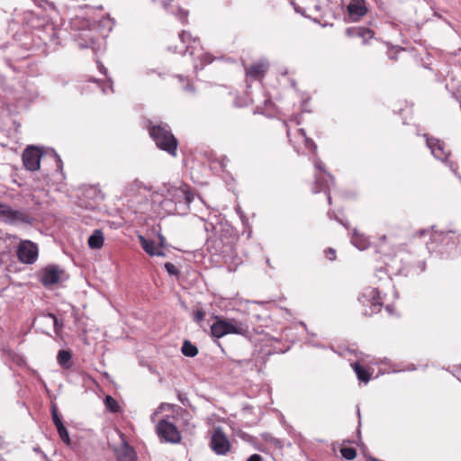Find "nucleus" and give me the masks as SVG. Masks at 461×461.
<instances>
[{
  "instance_id": "obj_1",
  "label": "nucleus",
  "mask_w": 461,
  "mask_h": 461,
  "mask_svg": "<svg viewBox=\"0 0 461 461\" xmlns=\"http://www.w3.org/2000/svg\"><path fill=\"white\" fill-rule=\"evenodd\" d=\"M166 198L175 203V211L178 214H186L191 210V203L195 200V194L191 187L178 181L174 184H168L165 186Z\"/></svg>"
},
{
  "instance_id": "obj_2",
  "label": "nucleus",
  "mask_w": 461,
  "mask_h": 461,
  "mask_svg": "<svg viewBox=\"0 0 461 461\" xmlns=\"http://www.w3.org/2000/svg\"><path fill=\"white\" fill-rule=\"evenodd\" d=\"M149 133L158 149L171 156L176 155L178 141L167 124L160 123L154 125L149 123Z\"/></svg>"
},
{
  "instance_id": "obj_3",
  "label": "nucleus",
  "mask_w": 461,
  "mask_h": 461,
  "mask_svg": "<svg viewBox=\"0 0 461 461\" xmlns=\"http://www.w3.org/2000/svg\"><path fill=\"white\" fill-rule=\"evenodd\" d=\"M215 321L211 326V334L215 338H221L228 334H237L244 337L249 335V327L247 323L234 318H222L214 316Z\"/></svg>"
},
{
  "instance_id": "obj_4",
  "label": "nucleus",
  "mask_w": 461,
  "mask_h": 461,
  "mask_svg": "<svg viewBox=\"0 0 461 461\" xmlns=\"http://www.w3.org/2000/svg\"><path fill=\"white\" fill-rule=\"evenodd\" d=\"M357 300L363 307L362 313L365 316H372L379 312L383 306L379 291L373 287L365 288Z\"/></svg>"
},
{
  "instance_id": "obj_5",
  "label": "nucleus",
  "mask_w": 461,
  "mask_h": 461,
  "mask_svg": "<svg viewBox=\"0 0 461 461\" xmlns=\"http://www.w3.org/2000/svg\"><path fill=\"white\" fill-rule=\"evenodd\" d=\"M0 218L9 224H32L33 218L25 211L14 210L10 205L0 203Z\"/></svg>"
},
{
  "instance_id": "obj_6",
  "label": "nucleus",
  "mask_w": 461,
  "mask_h": 461,
  "mask_svg": "<svg viewBox=\"0 0 461 461\" xmlns=\"http://www.w3.org/2000/svg\"><path fill=\"white\" fill-rule=\"evenodd\" d=\"M67 279L66 271L59 265H48L40 272V282L45 287H50Z\"/></svg>"
},
{
  "instance_id": "obj_7",
  "label": "nucleus",
  "mask_w": 461,
  "mask_h": 461,
  "mask_svg": "<svg viewBox=\"0 0 461 461\" xmlns=\"http://www.w3.org/2000/svg\"><path fill=\"white\" fill-rule=\"evenodd\" d=\"M156 432L160 440L168 443H179L181 434L176 426L167 419H162L156 426Z\"/></svg>"
},
{
  "instance_id": "obj_8",
  "label": "nucleus",
  "mask_w": 461,
  "mask_h": 461,
  "mask_svg": "<svg viewBox=\"0 0 461 461\" xmlns=\"http://www.w3.org/2000/svg\"><path fill=\"white\" fill-rule=\"evenodd\" d=\"M210 447L219 456H225L230 450V442L221 429L217 428L211 437Z\"/></svg>"
},
{
  "instance_id": "obj_9",
  "label": "nucleus",
  "mask_w": 461,
  "mask_h": 461,
  "mask_svg": "<svg viewBox=\"0 0 461 461\" xmlns=\"http://www.w3.org/2000/svg\"><path fill=\"white\" fill-rule=\"evenodd\" d=\"M16 254L22 263L33 264L38 258V247L31 240H23L17 247Z\"/></svg>"
},
{
  "instance_id": "obj_10",
  "label": "nucleus",
  "mask_w": 461,
  "mask_h": 461,
  "mask_svg": "<svg viewBox=\"0 0 461 461\" xmlns=\"http://www.w3.org/2000/svg\"><path fill=\"white\" fill-rule=\"evenodd\" d=\"M41 151L38 148L28 147L23 153V162L26 169L36 171L40 168Z\"/></svg>"
},
{
  "instance_id": "obj_11",
  "label": "nucleus",
  "mask_w": 461,
  "mask_h": 461,
  "mask_svg": "<svg viewBox=\"0 0 461 461\" xmlns=\"http://www.w3.org/2000/svg\"><path fill=\"white\" fill-rule=\"evenodd\" d=\"M428 148L431 150L434 157L439 160H446L449 152L445 150V145L438 139L429 137L428 134H424Z\"/></svg>"
},
{
  "instance_id": "obj_12",
  "label": "nucleus",
  "mask_w": 461,
  "mask_h": 461,
  "mask_svg": "<svg viewBox=\"0 0 461 461\" xmlns=\"http://www.w3.org/2000/svg\"><path fill=\"white\" fill-rule=\"evenodd\" d=\"M268 68L269 64L267 60L257 61L245 68L246 76L252 79L262 78Z\"/></svg>"
},
{
  "instance_id": "obj_13",
  "label": "nucleus",
  "mask_w": 461,
  "mask_h": 461,
  "mask_svg": "<svg viewBox=\"0 0 461 461\" xmlns=\"http://www.w3.org/2000/svg\"><path fill=\"white\" fill-rule=\"evenodd\" d=\"M348 12L352 20L357 21L360 19L367 12L365 1L352 0L348 5Z\"/></svg>"
},
{
  "instance_id": "obj_14",
  "label": "nucleus",
  "mask_w": 461,
  "mask_h": 461,
  "mask_svg": "<svg viewBox=\"0 0 461 461\" xmlns=\"http://www.w3.org/2000/svg\"><path fill=\"white\" fill-rule=\"evenodd\" d=\"M426 234H429L430 236V243H427L429 249L436 250L438 249V245L432 246L434 243H441L448 239V233H445L443 231L431 230H420V235L424 236Z\"/></svg>"
},
{
  "instance_id": "obj_15",
  "label": "nucleus",
  "mask_w": 461,
  "mask_h": 461,
  "mask_svg": "<svg viewBox=\"0 0 461 461\" xmlns=\"http://www.w3.org/2000/svg\"><path fill=\"white\" fill-rule=\"evenodd\" d=\"M327 179H324L321 176L316 175L315 176V182L314 185L312 187V191L314 193H320V192H326V190L329 188L330 183L334 182V178L330 174H327Z\"/></svg>"
},
{
  "instance_id": "obj_16",
  "label": "nucleus",
  "mask_w": 461,
  "mask_h": 461,
  "mask_svg": "<svg viewBox=\"0 0 461 461\" xmlns=\"http://www.w3.org/2000/svg\"><path fill=\"white\" fill-rule=\"evenodd\" d=\"M118 461H134L135 452L128 444H124L121 449L117 451Z\"/></svg>"
},
{
  "instance_id": "obj_17",
  "label": "nucleus",
  "mask_w": 461,
  "mask_h": 461,
  "mask_svg": "<svg viewBox=\"0 0 461 461\" xmlns=\"http://www.w3.org/2000/svg\"><path fill=\"white\" fill-rule=\"evenodd\" d=\"M104 245V235L101 230H95L88 239V246L93 249H99Z\"/></svg>"
},
{
  "instance_id": "obj_18",
  "label": "nucleus",
  "mask_w": 461,
  "mask_h": 461,
  "mask_svg": "<svg viewBox=\"0 0 461 461\" xmlns=\"http://www.w3.org/2000/svg\"><path fill=\"white\" fill-rule=\"evenodd\" d=\"M179 38L185 47L184 50H180V52L183 53L188 51L190 48H194L193 44L199 43V40L197 38H193L191 33L187 31H182L179 34Z\"/></svg>"
},
{
  "instance_id": "obj_19",
  "label": "nucleus",
  "mask_w": 461,
  "mask_h": 461,
  "mask_svg": "<svg viewBox=\"0 0 461 461\" xmlns=\"http://www.w3.org/2000/svg\"><path fill=\"white\" fill-rule=\"evenodd\" d=\"M352 244L360 250L367 249L369 241L367 238L362 234H359L357 230H354L351 237Z\"/></svg>"
},
{
  "instance_id": "obj_20",
  "label": "nucleus",
  "mask_w": 461,
  "mask_h": 461,
  "mask_svg": "<svg viewBox=\"0 0 461 461\" xmlns=\"http://www.w3.org/2000/svg\"><path fill=\"white\" fill-rule=\"evenodd\" d=\"M139 240L143 250L149 256H154V251L157 250L158 246L152 240L146 239L144 236H139Z\"/></svg>"
},
{
  "instance_id": "obj_21",
  "label": "nucleus",
  "mask_w": 461,
  "mask_h": 461,
  "mask_svg": "<svg viewBox=\"0 0 461 461\" xmlns=\"http://www.w3.org/2000/svg\"><path fill=\"white\" fill-rule=\"evenodd\" d=\"M351 366L359 381L364 382L366 384L369 382L371 378V374L365 367H363L357 362L352 364Z\"/></svg>"
},
{
  "instance_id": "obj_22",
  "label": "nucleus",
  "mask_w": 461,
  "mask_h": 461,
  "mask_svg": "<svg viewBox=\"0 0 461 461\" xmlns=\"http://www.w3.org/2000/svg\"><path fill=\"white\" fill-rule=\"evenodd\" d=\"M72 355L68 350H59L57 356L58 363L63 368H69L71 365Z\"/></svg>"
},
{
  "instance_id": "obj_23",
  "label": "nucleus",
  "mask_w": 461,
  "mask_h": 461,
  "mask_svg": "<svg viewBox=\"0 0 461 461\" xmlns=\"http://www.w3.org/2000/svg\"><path fill=\"white\" fill-rule=\"evenodd\" d=\"M181 352L184 356L194 357L198 354V348L188 339H185L181 348Z\"/></svg>"
},
{
  "instance_id": "obj_24",
  "label": "nucleus",
  "mask_w": 461,
  "mask_h": 461,
  "mask_svg": "<svg viewBox=\"0 0 461 461\" xmlns=\"http://www.w3.org/2000/svg\"><path fill=\"white\" fill-rule=\"evenodd\" d=\"M56 429H57V431H58V434L60 438V439L67 445V446H70L71 445V440H70V438H69V435H68V429H66V427L64 426L63 422L62 423H59L58 425H55Z\"/></svg>"
},
{
  "instance_id": "obj_25",
  "label": "nucleus",
  "mask_w": 461,
  "mask_h": 461,
  "mask_svg": "<svg viewBox=\"0 0 461 461\" xmlns=\"http://www.w3.org/2000/svg\"><path fill=\"white\" fill-rule=\"evenodd\" d=\"M104 405L108 411H110L113 413L119 412L120 406L117 402V401L113 398L111 395H106L104 398Z\"/></svg>"
},
{
  "instance_id": "obj_26",
  "label": "nucleus",
  "mask_w": 461,
  "mask_h": 461,
  "mask_svg": "<svg viewBox=\"0 0 461 461\" xmlns=\"http://www.w3.org/2000/svg\"><path fill=\"white\" fill-rule=\"evenodd\" d=\"M44 320L45 321H50L52 322V325L54 327V330L57 334H59V330H61L62 326H63V322L62 321H59L58 320V318L56 317L55 314L53 313H48L46 315H44Z\"/></svg>"
},
{
  "instance_id": "obj_27",
  "label": "nucleus",
  "mask_w": 461,
  "mask_h": 461,
  "mask_svg": "<svg viewBox=\"0 0 461 461\" xmlns=\"http://www.w3.org/2000/svg\"><path fill=\"white\" fill-rule=\"evenodd\" d=\"M340 454L347 460H353L357 456V451L353 447H342Z\"/></svg>"
},
{
  "instance_id": "obj_28",
  "label": "nucleus",
  "mask_w": 461,
  "mask_h": 461,
  "mask_svg": "<svg viewBox=\"0 0 461 461\" xmlns=\"http://www.w3.org/2000/svg\"><path fill=\"white\" fill-rule=\"evenodd\" d=\"M164 267L170 276L177 277L180 275V271L177 269V267L170 262L165 263Z\"/></svg>"
},
{
  "instance_id": "obj_29",
  "label": "nucleus",
  "mask_w": 461,
  "mask_h": 461,
  "mask_svg": "<svg viewBox=\"0 0 461 461\" xmlns=\"http://www.w3.org/2000/svg\"><path fill=\"white\" fill-rule=\"evenodd\" d=\"M32 1L36 5L42 8L43 10H48V9L52 10L55 8L54 4L48 0H32Z\"/></svg>"
},
{
  "instance_id": "obj_30",
  "label": "nucleus",
  "mask_w": 461,
  "mask_h": 461,
  "mask_svg": "<svg viewBox=\"0 0 461 461\" xmlns=\"http://www.w3.org/2000/svg\"><path fill=\"white\" fill-rule=\"evenodd\" d=\"M51 415H52V420H53L54 425L62 423L61 418L59 414L56 405L51 406Z\"/></svg>"
},
{
  "instance_id": "obj_31",
  "label": "nucleus",
  "mask_w": 461,
  "mask_h": 461,
  "mask_svg": "<svg viewBox=\"0 0 461 461\" xmlns=\"http://www.w3.org/2000/svg\"><path fill=\"white\" fill-rule=\"evenodd\" d=\"M177 13L175 14L178 19L183 23H185L187 20V15H188V13L185 10H183L182 8L180 7H176Z\"/></svg>"
},
{
  "instance_id": "obj_32",
  "label": "nucleus",
  "mask_w": 461,
  "mask_h": 461,
  "mask_svg": "<svg viewBox=\"0 0 461 461\" xmlns=\"http://www.w3.org/2000/svg\"><path fill=\"white\" fill-rule=\"evenodd\" d=\"M357 35L360 37H368L372 38L374 33L371 30L366 29V28H358L357 29Z\"/></svg>"
},
{
  "instance_id": "obj_33",
  "label": "nucleus",
  "mask_w": 461,
  "mask_h": 461,
  "mask_svg": "<svg viewBox=\"0 0 461 461\" xmlns=\"http://www.w3.org/2000/svg\"><path fill=\"white\" fill-rule=\"evenodd\" d=\"M204 316L205 313L203 310H197L194 312L193 320L195 322L200 323L204 319Z\"/></svg>"
},
{
  "instance_id": "obj_34",
  "label": "nucleus",
  "mask_w": 461,
  "mask_h": 461,
  "mask_svg": "<svg viewBox=\"0 0 461 461\" xmlns=\"http://www.w3.org/2000/svg\"><path fill=\"white\" fill-rule=\"evenodd\" d=\"M304 145L309 150H312V151H315L317 149V146L314 143V141L308 137H305V139H304Z\"/></svg>"
},
{
  "instance_id": "obj_35",
  "label": "nucleus",
  "mask_w": 461,
  "mask_h": 461,
  "mask_svg": "<svg viewBox=\"0 0 461 461\" xmlns=\"http://www.w3.org/2000/svg\"><path fill=\"white\" fill-rule=\"evenodd\" d=\"M325 255L330 261H332L336 258V251L335 249L329 248L327 250H325Z\"/></svg>"
},
{
  "instance_id": "obj_36",
  "label": "nucleus",
  "mask_w": 461,
  "mask_h": 461,
  "mask_svg": "<svg viewBox=\"0 0 461 461\" xmlns=\"http://www.w3.org/2000/svg\"><path fill=\"white\" fill-rule=\"evenodd\" d=\"M313 164H314L315 168L326 173L324 166L320 158H315Z\"/></svg>"
},
{
  "instance_id": "obj_37",
  "label": "nucleus",
  "mask_w": 461,
  "mask_h": 461,
  "mask_svg": "<svg viewBox=\"0 0 461 461\" xmlns=\"http://www.w3.org/2000/svg\"><path fill=\"white\" fill-rule=\"evenodd\" d=\"M158 240H159V242H158V248L167 247L166 238L160 233H158Z\"/></svg>"
},
{
  "instance_id": "obj_38",
  "label": "nucleus",
  "mask_w": 461,
  "mask_h": 461,
  "mask_svg": "<svg viewBox=\"0 0 461 461\" xmlns=\"http://www.w3.org/2000/svg\"><path fill=\"white\" fill-rule=\"evenodd\" d=\"M247 461H262V456L258 454L251 455Z\"/></svg>"
},
{
  "instance_id": "obj_39",
  "label": "nucleus",
  "mask_w": 461,
  "mask_h": 461,
  "mask_svg": "<svg viewBox=\"0 0 461 461\" xmlns=\"http://www.w3.org/2000/svg\"><path fill=\"white\" fill-rule=\"evenodd\" d=\"M54 156L56 158V164H57V167L59 169H62V167H63V162L61 160V158H59V156L56 153H54Z\"/></svg>"
},
{
  "instance_id": "obj_40",
  "label": "nucleus",
  "mask_w": 461,
  "mask_h": 461,
  "mask_svg": "<svg viewBox=\"0 0 461 461\" xmlns=\"http://www.w3.org/2000/svg\"><path fill=\"white\" fill-rule=\"evenodd\" d=\"M164 248H158L157 250L154 251V256L158 257H165L166 253L163 251Z\"/></svg>"
},
{
  "instance_id": "obj_41",
  "label": "nucleus",
  "mask_w": 461,
  "mask_h": 461,
  "mask_svg": "<svg viewBox=\"0 0 461 461\" xmlns=\"http://www.w3.org/2000/svg\"><path fill=\"white\" fill-rule=\"evenodd\" d=\"M214 229H215V227H214V225L212 223H204V230L206 231H210V230H212Z\"/></svg>"
},
{
  "instance_id": "obj_42",
  "label": "nucleus",
  "mask_w": 461,
  "mask_h": 461,
  "mask_svg": "<svg viewBox=\"0 0 461 461\" xmlns=\"http://www.w3.org/2000/svg\"><path fill=\"white\" fill-rule=\"evenodd\" d=\"M98 69H99V71L101 73H103L104 75L107 74V69L105 68V67L103 64L99 63V62H98Z\"/></svg>"
},
{
  "instance_id": "obj_43",
  "label": "nucleus",
  "mask_w": 461,
  "mask_h": 461,
  "mask_svg": "<svg viewBox=\"0 0 461 461\" xmlns=\"http://www.w3.org/2000/svg\"><path fill=\"white\" fill-rule=\"evenodd\" d=\"M184 89H185V91H188V92H194V86H193L192 84H187V85L184 87Z\"/></svg>"
},
{
  "instance_id": "obj_44",
  "label": "nucleus",
  "mask_w": 461,
  "mask_h": 461,
  "mask_svg": "<svg viewBox=\"0 0 461 461\" xmlns=\"http://www.w3.org/2000/svg\"><path fill=\"white\" fill-rule=\"evenodd\" d=\"M172 2H173L172 0H168L167 2H164V3H163V6H164V8H165L166 10H168V8H169V6L171 5Z\"/></svg>"
},
{
  "instance_id": "obj_45",
  "label": "nucleus",
  "mask_w": 461,
  "mask_h": 461,
  "mask_svg": "<svg viewBox=\"0 0 461 461\" xmlns=\"http://www.w3.org/2000/svg\"><path fill=\"white\" fill-rule=\"evenodd\" d=\"M298 131L305 139L306 132H305L304 129H299Z\"/></svg>"
},
{
  "instance_id": "obj_46",
  "label": "nucleus",
  "mask_w": 461,
  "mask_h": 461,
  "mask_svg": "<svg viewBox=\"0 0 461 461\" xmlns=\"http://www.w3.org/2000/svg\"><path fill=\"white\" fill-rule=\"evenodd\" d=\"M134 185L137 186V187H141L142 186V184L140 182V181H135L134 182Z\"/></svg>"
},
{
  "instance_id": "obj_47",
  "label": "nucleus",
  "mask_w": 461,
  "mask_h": 461,
  "mask_svg": "<svg viewBox=\"0 0 461 461\" xmlns=\"http://www.w3.org/2000/svg\"><path fill=\"white\" fill-rule=\"evenodd\" d=\"M327 199H328V203L330 204L331 203V197H330V193H328V194H327Z\"/></svg>"
},
{
  "instance_id": "obj_48",
  "label": "nucleus",
  "mask_w": 461,
  "mask_h": 461,
  "mask_svg": "<svg viewBox=\"0 0 461 461\" xmlns=\"http://www.w3.org/2000/svg\"><path fill=\"white\" fill-rule=\"evenodd\" d=\"M178 399L183 402V397L181 396L180 393H178Z\"/></svg>"
},
{
  "instance_id": "obj_49",
  "label": "nucleus",
  "mask_w": 461,
  "mask_h": 461,
  "mask_svg": "<svg viewBox=\"0 0 461 461\" xmlns=\"http://www.w3.org/2000/svg\"><path fill=\"white\" fill-rule=\"evenodd\" d=\"M381 240H386V236H385V235H383V236L381 237Z\"/></svg>"
},
{
  "instance_id": "obj_50",
  "label": "nucleus",
  "mask_w": 461,
  "mask_h": 461,
  "mask_svg": "<svg viewBox=\"0 0 461 461\" xmlns=\"http://www.w3.org/2000/svg\"><path fill=\"white\" fill-rule=\"evenodd\" d=\"M421 264H422L421 271H424L425 270L424 263H421Z\"/></svg>"
},
{
  "instance_id": "obj_51",
  "label": "nucleus",
  "mask_w": 461,
  "mask_h": 461,
  "mask_svg": "<svg viewBox=\"0 0 461 461\" xmlns=\"http://www.w3.org/2000/svg\"><path fill=\"white\" fill-rule=\"evenodd\" d=\"M197 202L200 203H203V201L200 198H197Z\"/></svg>"
},
{
  "instance_id": "obj_52",
  "label": "nucleus",
  "mask_w": 461,
  "mask_h": 461,
  "mask_svg": "<svg viewBox=\"0 0 461 461\" xmlns=\"http://www.w3.org/2000/svg\"><path fill=\"white\" fill-rule=\"evenodd\" d=\"M0 461H5L1 455H0Z\"/></svg>"
},
{
  "instance_id": "obj_53",
  "label": "nucleus",
  "mask_w": 461,
  "mask_h": 461,
  "mask_svg": "<svg viewBox=\"0 0 461 461\" xmlns=\"http://www.w3.org/2000/svg\"><path fill=\"white\" fill-rule=\"evenodd\" d=\"M178 78L182 81L183 80V77L182 76H178Z\"/></svg>"
}]
</instances>
